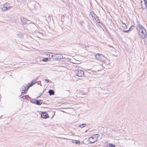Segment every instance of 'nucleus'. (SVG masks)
Returning <instances> with one entry per match:
<instances>
[{"instance_id": "14", "label": "nucleus", "mask_w": 147, "mask_h": 147, "mask_svg": "<svg viewBox=\"0 0 147 147\" xmlns=\"http://www.w3.org/2000/svg\"><path fill=\"white\" fill-rule=\"evenodd\" d=\"M35 83H36L35 82L34 83L33 82H32L31 84H30L29 83L28 84H29L30 85L29 86H28L27 87L26 89H25L24 90L25 91H25H26L29 89V88L30 86H32V85H33Z\"/></svg>"}, {"instance_id": "1", "label": "nucleus", "mask_w": 147, "mask_h": 147, "mask_svg": "<svg viewBox=\"0 0 147 147\" xmlns=\"http://www.w3.org/2000/svg\"><path fill=\"white\" fill-rule=\"evenodd\" d=\"M136 28L140 37L142 39H145L147 37V32L144 28L138 24L136 26Z\"/></svg>"}, {"instance_id": "20", "label": "nucleus", "mask_w": 147, "mask_h": 147, "mask_svg": "<svg viewBox=\"0 0 147 147\" xmlns=\"http://www.w3.org/2000/svg\"><path fill=\"white\" fill-rule=\"evenodd\" d=\"M48 60V58H44L43 60L42 61L44 62H46Z\"/></svg>"}, {"instance_id": "2", "label": "nucleus", "mask_w": 147, "mask_h": 147, "mask_svg": "<svg viewBox=\"0 0 147 147\" xmlns=\"http://www.w3.org/2000/svg\"><path fill=\"white\" fill-rule=\"evenodd\" d=\"M46 55L50 57V58L55 60L61 59L63 58V56L62 55L59 53L55 54L48 52L46 53Z\"/></svg>"}, {"instance_id": "6", "label": "nucleus", "mask_w": 147, "mask_h": 147, "mask_svg": "<svg viewBox=\"0 0 147 147\" xmlns=\"http://www.w3.org/2000/svg\"><path fill=\"white\" fill-rule=\"evenodd\" d=\"M141 5L142 8L145 9L147 8V0H141Z\"/></svg>"}, {"instance_id": "21", "label": "nucleus", "mask_w": 147, "mask_h": 147, "mask_svg": "<svg viewBox=\"0 0 147 147\" xmlns=\"http://www.w3.org/2000/svg\"><path fill=\"white\" fill-rule=\"evenodd\" d=\"M45 82L47 83H48L49 82V81L48 79H46L45 80Z\"/></svg>"}, {"instance_id": "19", "label": "nucleus", "mask_w": 147, "mask_h": 147, "mask_svg": "<svg viewBox=\"0 0 147 147\" xmlns=\"http://www.w3.org/2000/svg\"><path fill=\"white\" fill-rule=\"evenodd\" d=\"M107 147H115L114 145L113 144H109L108 145Z\"/></svg>"}, {"instance_id": "12", "label": "nucleus", "mask_w": 147, "mask_h": 147, "mask_svg": "<svg viewBox=\"0 0 147 147\" xmlns=\"http://www.w3.org/2000/svg\"><path fill=\"white\" fill-rule=\"evenodd\" d=\"M72 143H75L76 144L80 145V141H77L76 140H72L71 142Z\"/></svg>"}, {"instance_id": "16", "label": "nucleus", "mask_w": 147, "mask_h": 147, "mask_svg": "<svg viewBox=\"0 0 147 147\" xmlns=\"http://www.w3.org/2000/svg\"><path fill=\"white\" fill-rule=\"evenodd\" d=\"M49 92L50 95L54 94V91L53 90H50L49 91Z\"/></svg>"}, {"instance_id": "22", "label": "nucleus", "mask_w": 147, "mask_h": 147, "mask_svg": "<svg viewBox=\"0 0 147 147\" xmlns=\"http://www.w3.org/2000/svg\"><path fill=\"white\" fill-rule=\"evenodd\" d=\"M35 100H34V102H33L35 104H36V103L35 102Z\"/></svg>"}, {"instance_id": "11", "label": "nucleus", "mask_w": 147, "mask_h": 147, "mask_svg": "<svg viewBox=\"0 0 147 147\" xmlns=\"http://www.w3.org/2000/svg\"><path fill=\"white\" fill-rule=\"evenodd\" d=\"M35 102L36 103V104L39 105L41 104L42 103V102L41 100H36Z\"/></svg>"}, {"instance_id": "5", "label": "nucleus", "mask_w": 147, "mask_h": 147, "mask_svg": "<svg viewBox=\"0 0 147 147\" xmlns=\"http://www.w3.org/2000/svg\"><path fill=\"white\" fill-rule=\"evenodd\" d=\"M11 7L12 6L7 3L2 5L1 6V8L3 11H6Z\"/></svg>"}, {"instance_id": "15", "label": "nucleus", "mask_w": 147, "mask_h": 147, "mask_svg": "<svg viewBox=\"0 0 147 147\" xmlns=\"http://www.w3.org/2000/svg\"><path fill=\"white\" fill-rule=\"evenodd\" d=\"M86 124L85 123H83L81 125H79L78 126V127H79L80 128H84Z\"/></svg>"}, {"instance_id": "3", "label": "nucleus", "mask_w": 147, "mask_h": 147, "mask_svg": "<svg viewBox=\"0 0 147 147\" xmlns=\"http://www.w3.org/2000/svg\"><path fill=\"white\" fill-rule=\"evenodd\" d=\"M96 59L100 62H103L106 65H108L109 63H107L106 57L102 55V54H97L95 56Z\"/></svg>"}, {"instance_id": "23", "label": "nucleus", "mask_w": 147, "mask_h": 147, "mask_svg": "<svg viewBox=\"0 0 147 147\" xmlns=\"http://www.w3.org/2000/svg\"><path fill=\"white\" fill-rule=\"evenodd\" d=\"M128 31V30H125V31H124L125 32H127Z\"/></svg>"}, {"instance_id": "13", "label": "nucleus", "mask_w": 147, "mask_h": 147, "mask_svg": "<svg viewBox=\"0 0 147 147\" xmlns=\"http://www.w3.org/2000/svg\"><path fill=\"white\" fill-rule=\"evenodd\" d=\"M121 25L123 29H125L127 28L126 24H125L123 23V22H121Z\"/></svg>"}, {"instance_id": "9", "label": "nucleus", "mask_w": 147, "mask_h": 147, "mask_svg": "<svg viewBox=\"0 0 147 147\" xmlns=\"http://www.w3.org/2000/svg\"><path fill=\"white\" fill-rule=\"evenodd\" d=\"M41 115V116L44 118H47L49 117V115L46 112H42Z\"/></svg>"}, {"instance_id": "7", "label": "nucleus", "mask_w": 147, "mask_h": 147, "mask_svg": "<svg viewBox=\"0 0 147 147\" xmlns=\"http://www.w3.org/2000/svg\"><path fill=\"white\" fill-rule=\"evenodd\" d=\"M75 72L76 75L79 77H82L84 74V71L80 70H76Z\"/></svg>"}, {"instance_id": "8", "label": "nucleus", "mask_w": 147, "mask_h": 147, "mask_svg": "<svg viewBox=\"0 0 147 147\" xmlns=\"http://www.w3.org/2000/svg\"><path fill=\"white\" fill-rule=\"evenodd\" d=\"M22 22L24 24H28L29 23V21L27 20L26 18H23L21 19Z\"/></svg>"}, {"instance_id": "18", "label": "nucleus", "mask_w": 147, "mask_h": 147, "mask_svg": "<svg viewBox=\"0 0 147 147\" xmlns=\"http://www.w3.org/2000/svg\"><path fill=\"white\" fill-rule=\"evenodd\" d=\"M95 20V22H96V23H100V21L99 20V19L98 17H96L95 18H94Z\"/></svg>"}, {"instance_id": "17", "label": "nucleus", "mask_w": 147, "mask_h": 147, "mask_svg": "<svg viewBox=\"0 0 147 147\" xmlns=\"http://www.w3.org/2000/svg\"><path fill=\"white\" fill-rule=\"evenodd\" d=\"M23 36V34H18L17 35V38H22Z\"/></svg>"}, {"instance_id": "10", "label": "nucleus", "mask_w": 147, "mask_h": 147, "mask_svg": "<svg viewBox=\"0 0 147 147\" xmlns=\"http://www.w3.org/2000/svg\"><path fill=\"white\" fill-rule=\"evenodd\" d=\"M90 17H92L93 19L95 18L96 17V16L93 11H92L90 13Z\"/></svg>"}, {"instance_id": "4", "label": "nucleus", "mask_w": 147, "mask_h": 147, "mask_svg": "<svg viewBox=\"0 0 147 147\" xmlns=\"http://www.w3.org/2000/svg\"><path fill=\"white\" fill-rule=\"evenodd\" d=\"M99 135L96 134L92 136L89 137L88 139V141L90 144L96 142L98 140Z\"/></svg>"}]
</instances>
